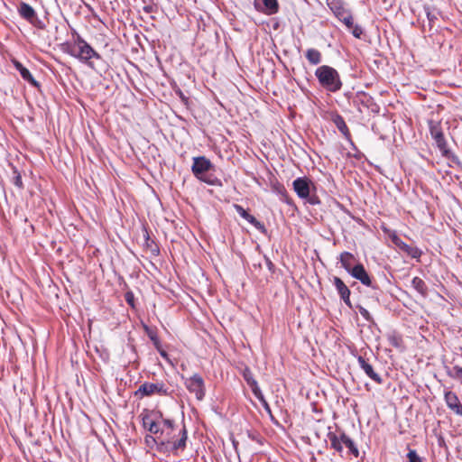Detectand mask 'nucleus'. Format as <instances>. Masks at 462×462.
Segmentation results:
<instances>
[{"mask_svg":"<svg viewBox=\"0 0 462 462\" xmlns=\"http://www.w3.org/2000/svg\"><path fill=\"white\" fill-rule=\"evenodd\" d=\"M33 26L37 27V28H40V29H42L43 28V23L41 20H39V18L37 17V20L34 22V23H31Z\"/></svg>","mask_w":462,"mask_h":462,"instance_id":"e433bc0d","label":"nucleus"},{"mask_svg":"<svg viewBox=\"0 0 462 462\" xmlns=\"http://www.w3.org/2000/svg\"><path fill=\"white\" fill-rule=\"evenodd\" d=\"M293 188L300 198L305 199L310 195V184L306 179L297 178L293 181Z\"/></svg>","mask_w":462,"mask_h":462,"instance_id":"2eb2a0df","label":"nucleus"},{"mask_svg":"<svg viewBox=\"0 0 462 462\" xmlns=\"http://www.w3.org/2000/svg\"><path fill=\"white\" fill-rule=\"evenodd\" d=\"M125 300L132 308H134V295L132 291L125 292Z\"/></svg>","mask_w":462,"mask_h":462,"instance_id":"473e14b6","label":"nucleus"},{"mask_svg":"<svg viewBox=\"0 0 462 462\" xmlns=\"http://www.w3.org/2000/svg\"><path fill=\"white\" fill-rule=\"evenodd\" d=\"M153 394L167 396L170 394L169 388L162 382L143 383L134 393L135 396H152Z\"/></svg>","mask_w":462,"mask_h":462,"instance_id":"0eeeda50","label":"nucleus"},{"mask_svg":"<svg viewBox=\"0 0 462 462\" xmlns=\"http://www.w3.org/2000/svg\"><path fill=\"white\" fill-rule=\"evenodd\" d=\"M328 438L330 441V444H331V447L337 450V452H341L343 450V447H342V440H341V438L338 439L337 436L333 433V432H329L328 434Z\"/></svg>","mask_w":462,"mask_h":462,"instance_id":"bb28decb","label":"nucleus"},{"mask_svg":"<svg viewBox=\"0 0 462 462\" xmlns=\"http://www.w3.org/2000/svg\"><path fill=\"white\" fill-rule=\"evenodd\" d=\"M339 261L341 263L342 267L348 273H351V270L354 269V263L356 258L353 254L349 252H343L340 254Z\"/></svg>","mask_w":462,"mask_h":462,"instance_id":"f3484780","label":"nucleus"},{"mask_svg":"<svg viewBox=\"0 0 462 462\" xmlns=\"http://www.w3.org/2000/svg\"><path fill=\"white\" fill-rule=\"evenodd\" d=\"M357 309L359 310V313L361 314V316L368 322H371V323H374V319H373V317L371 316V314L369 313V311L364 308L363 306L361 305H358L357 306Z\"/></svg>","mask_w":462,"mask_h":462,"instance_id":"c756f323","label":"nucleus"},{"mask_svg":"<svg viewBox=\"0 0 462 462\" xmlns=\"http://www.w3.org/2000/svg\"><path fill=\"white\" fill-rule=\"evenodd\" d=\"M333 284L336 287L340 299L349 307H351L350 301V290L345 284V282L339 278L335 276L333 278Z\"/></svg>","mask_w":462,"mask_h":462,"instance_id":"ddd939ff","label":"nucleus"},{"mask_svg":"<svg viewBox=\"0 0 462 462\" xmlns=\"http://www.w3.org/2000/svg\"><path fill=\"white\" fill-rule=\"evenodd\" d=\"M212 168L213 164L206 157L199 156L193 158L191 171L194 176L207 184L212 186H220V180L213 174L208 173Z\"/></svg>","mask_w":462,"mask_h":462,"instance_id":"f257e3e1","label":"nucleus"},{"mask_svg":"<svg viewBox=\"0 0 462 462\" xmlns=\"http://www.w3.org/2000/svg\"><path fill=\"white\" fill-rule=\"evenodd\" d=\"M185 386L189 393H194L199 401H201L205 397V383L203 378L199 374H195L191 377L185 380Z\"/></svg>","mask_w":462,"mask_h":462,"instance_id":"6e6552de","label":"nucleus"},{"mask_svg":"<svg viewBox=\"0 0 462 462\" xmlns=\"http://www.w3.org/2000/svg\"><path fill=\"white\" fill-rule=\"evenodd\" d=\"M264 407H265V410H266L269 413H271V409H270L269 405L267 404V402H264Z\"/></svg>","mask_w":462,"mask_h":462,"instance_id":"a19ab883","label":"nucleus"},{"mask_svg":"<svg viewBox=\"0 0 462 462\" xmlns=\"http://www.w3.org/2000/svg\"><path fill=\"white\" fill-rule=\"evenodd\" d=\"M157 350L163 358L168 359V354L166 353V351L161 348V346H159V349Z\"/></svg>","mask_w":462,"mask_h":462,"instance_id":"4c0bfd02","label":"nucleus"},{"mask_svg":"<svg viewBox=\"0 0 462 462\" xmlns=\"http://www.w3.org/2000/svg\"><path fill=\"white\" fill-rule=\"evenodd\" d=\"M391 343L392 345H393L394 346H399V339L395 337H393L392 339H391Z\"/></svg>","mask_w":462,"mask_h":462,"instance_id":"58836bf2","label":"nucleus"},{"mask_svg":"<svg viewBox=\"0 0 462 462\" xmlns=\"http://www.w3.org/2000/svg\"><path fill=\"white\" fill-rule=\"evenodd\" d=\"M69 54L83 62H87L91 66L89 60L92 58L100 59V55L79 35L74 42V49Z\"/></svg>","mask_w":462,"mask_h":462,"instance_id":"20e7f679","label":"nucleus"},{"mask_svg":"<svg viewBox=\"0 0 462 462\" xmlns=\"http://www.w3.org/2000/svg\"><path fill=\"white\" fill-rule=\"evenodd\" d=\"M331 9L337 18L341 21L349 31H351L352 34L356 38L359 39L363 34V30L359 25L354 24L351 13L348 10H346L344 7L337 5L332 6Z\"/></svg>","mask_w":462,"mask_h":462,"instance_id":"423d86ee","label":"nucleus"},{"mask_svg":"<svg viewBox=\"0 0 462 462\" xmlns=\"http://www.w3.org/2000/svg\"><path fill=\"white\" fill-rule=\"evenodd\" d=\"M315 75L320 85L328 91L336 92L342 87L339 74L332 67L322 65L316 69Z\"/></svg>","mask_w":462,"mask_h":462,"instance_id":"f03ea898","label":"nucleus"},{"mask_svg":"<svg viewBox=\"0 0 462 462\" xmlns=\"http://www.w3.org/2000/svg\"><path fill=\"white\" fill-rule=\"evenodd\" d=\"M333 122L340 133L346 136V140L350 141L348 128L343 117L337 115L333 117Z\"/></svg>","mask_w":462,"mask_h":462,"instance_id":"aec40b11","label":"nucleus"},{"mask_svg":"<svg viewBox=\"0 0 462 462\" xmlns=\"http://www.w3.org/2000/svg\"><path fill=\"white\" fill-rule=\"evenodd\" d=\"M349 274L355 279L358 280L362 284L371 287L374 290L378 289L377 285L373 282L371 277L362 263L356 264Z\"/></svg>","mask_w":462,"mask_h":462,"instance_id":"1a4fd4ad","label":"nucleus"},{"mask_svg":"<svg viewBox=\"0 0 462 462\" xmlns=\"http://www.w3.org/2000/svg\"><path fill=\"white\" fill-rule=\"evenodd\" d=\"M264 407H265V410H266L269 413H271V409H270L269 405L267 404V402H264Z\"/></svg>","mask_w":462,"mask_h":462,"instance_id":"79ce46f5","label":"nucleus"},{"mask_svg":"<svg viewBox=\"0 0 462 462\" xmlns=\"http://www.w3.org/2000/svg\"><path fill=\"white\" fill-rule=\"evenodd\" d=\"M427 17L429 20V25L431 28L432 23H433L434 20L436 19V15L434 14H431L430 12L427 11Z\"/></svg>","mask_w":462,"mask_h":462,"instance_id":"c9c22d12","label":"nucleus"},{"mask_svg":"<svg viewBox=\"0 0 462 462\" xmlns=\"http://www.w3.org/2000/svg\"><path fill=\"white\" fill-rule=\"evenodd\" d=\"M357 362L361 367V369L365 372V374L372 379L374 382H375L378 384H381L383 383V378L377 374L374 370L373 365L366 360L364 356H357Z\"/></svg>","mask_w":462,"mask_h":462,"instance_id":"9d476101","label":"nucleus"},{"mask_svg":"<svg viewBox=\"0 0 462 462\" xmlns=\"http://www.w3.org/2000/svg\"><path fill=\"white\" fill-rule=\"evenodd\" d=\"M15 67L16 69L19 70L22 78L30 82L32 85L33 86H38V83L37 81L33 79V77L32 76V74L30 73V71L24 68L21 63L19 62H15Z\"/></svg>","mask_w":462,"mask_h":462,"instance_id":"4be33fe9","label":"nucleus"},{"mask_svg":"<svg viewBox=\"0 0 462 462\" xmlns=\"http://www.w3.org/2000/svg\"><path fill=\"white\" fill-rule=\"evenodd\" d=\"M161 426L164 429L166 428L167 430H172L173 428H174V422L173 420H170V419H163L162 417V420H161Z\"/></svg>","mask_w":462,"mask_h":462,"instance_id":"2f4dec72","label":"nucleus"},{"mask_svg":"<svg viewBox=\"0 0 462 462\" xmlns=\"http://www.w3.org/2000/svg\"><path fill=\"white\" fill-rule=\"evenodd\" d=\"M245 380L248 383V385L251 387L254 394L259 398L263 399L262 392L257 384V382L253 378L251 373L249 371H245L244 374Z\"/></svg>","mask_w":462,"mask_h":462,"instance_id":"a211bd4d","label":"nucleus"},{"mask_svg":"<svg viewBox=\"0 0 462 462\" xmlns=\"http://www.w3.org/2000/svg\"><path fill=\"white\" fill-rule=\"evenodd\" d=\"M339 152L344 155V154H346L347 156H350L352 155V153L350 152H346V148L344 147H341V149L339 150Z\"/></svg>","mask_w":462,"mask_h":462,"instance_id":"ea45409f","label":"nucleus"},{"mask_svg":"<svg viewBox=\"0 0 462 462\" xmlns=\"http://www.w3.org/2000/svg\"><path fill=\"white\" fill-rule=\"evenodd\" d=\"M140 417L143 426L153 435L164 436V430L161 426L162 412L155 410L144 409Z\"/></svg>","mask_w":462,"mask_h":462,"instance_id":"7ed1b4c3","label":"nucleus"},{"mask_svg":"<svg viewBox=\"0 0 462 462\" xmlns=\"http://www.w3.org/2000/svg\"><path fill=\"white\" fill-rule=\"evenodd\" d=\"M407 457L409 462H422L421 457L417 454L416 450L410 449Z\"/></svg>","mask_w":462,"mask_h":462,"instance_id":"7c9ffc66","label":"nucleus"},{"mask_svg":"<svg viewBox=\"0 0 462 462\" xmlns=\"http://www.w3.org/2000/svg\"><path fill=\"white\" fill-rule=\"evenodd\" d=\"M156 437H152V436H146L145 437V441L146 443H152V442H154L156 443L157 445L160 446V442H161V439H163L162 436H159V435H155Z\"/></svg>","mask_w":462,"mask_h":462,"instance_id":"72a5a7b5","label":"nucleus"},{"mask_svg":"<svg viewBox=\"0 0 462 462\" xmlns=\"http://www.w3.org/2000/svg\"><path fill=\"white\" fill-rule=\"evenodd\" d=\"M267 264L269 268L273 266V263L270 260H267Z\"/></svg>","mask_w":462,"mask_h":462,"instance_id":"c03bdc74","label":"nucleus"},{"mask_svg":"<svg viewBox=\"0 0 462 462\" xmlns=\"http://www.w3.org/2000/svg\"><path fill=\"white\" fill-rule=\"evenodd\" d=\"M144 329L147 332L148 337L152 341L155 347L159 349L160 340L157 337V334L153 330L150 329L147 326H144Z\"/></svg>","mask_w":462,"mask_h":462,"instance_id":"cd10ccee","label":"nucleus"},{"mask_svg":"<svg viewBox=\"0 0 462 462\" xmlns=\"http://www.w3.org/2000/svg\"><path fill=\"white\" fill-rule=\"evenodd\" d=\"M448 374L450 377L460 381V383H462V367L456 365L453 367L452 371L448 373Z\"/></svg>","mask_w":462,"mask_h":462,"instance_id":"c85d7f7f","label":"nucleus"},{"mask_svg":"<svg viewBox=\"0 0 462 462\" xmlns=\"http://www.w3.org/2000/svg\"><path fill=\"white\" fill-rule=\"evenodd\" d=\"M411 286L423 298L427 297V295H428V287H427L425 282L422 279H420V277H414L411 280Z\"/></svg>","mask_w":462,"mask_h":462,"instance_id":"6ab92c4d","label":"nucleus"},{"mask_svg":"<svg viewBox=\"0 0 462 462\" xmlns=\"http://www.w3.org/2000/svg\"><path fill=\"white\" fill-rule=\"evenodd\" d=\"M341 440H342L343 444H345L349 448L350 452L354 456L358 457V455H359L358 449L356 447L354 441L348 436H346L345 433H342Z\"/></svg>","mask_w":462,"mask_h":462,"instance_id":"a878e982","label":"nucleus"},{"mask_svg":"<svg viewBox=\"0 0 462 462\" xmlns=\"http://www.w3.org/2000/svg\"><path fill=\"white\" fill-rule=\"evenodd\" d=\"M18 13L29 23H34L37 20V14L34 9L24 2L20 3L18 6Z\"/></svg>","mask_w":462,"mask_h":462,"instance_id":"dca6fc26","label":"nucleus"},{"mask_svg":"<svg viewBox=\"0 0 462 462\" xmlns=\"http://www.w3.org/2000/svg\"><path fill=\"white\" fill-rule=\"evenodd\" d=\"M264 8L261 9L266 14H274L278 12L279 5L277 0H261Z\"/></svg>","mask_w":462,"mask_h":462,"instance_id":"412c9836","label":"nucleus"},{"mask_svg":"<svg viewBox=\"0 0 462 462\" xmlns=\"http://www.w3.org/2000/svg\"><path fill=\"white\" fill-rule=\"evenodd\" d=\"M444 400L448 409L456 415L462 417V404L455 393L447 391L444 394Z\"/></svg>","mask_w":462,"mask_h":462,"instance_id":"9b49d317","label":"nucleus"},{"mask_svg":"<svg viewBox=\"0 0 462 462\" xmlns=\"http://www.w3.org/2000/svg\"><path fill=\"white\" fill-rule=\"evenodd\" d=\"M352 150H353L355 152H357V150H356V145H353V146H352ZM353 155H354V156H356V153H353Z\"/></svg>","mask_w":462,"mask_h":462,"instance_id":"37998d69","label":"nucleus"},{"mask_svg":"<svg viewBox=\"0 0 462 462\" xmlns=\"http://www.w3.org/2000/svg\"><path fill=\"white\" fill-rule=\"evenodd\" d=\"M14 184L18 187L19 189H22L23 186V181H22V177L19 173H17L14 178Z\"/></svg>","mask_w":462,"mask_h":462,"instance_id":"f704fd0d","label":"nucleus"},{"mask_svg":"<svg viewBox=\"0 0 462 462\" xmlns=\"http://www.w3.org/2000/svg\"><path fill=\"white\" fill-rule=\"evenodd\" d=\"M306 58L310 63L317 65L321 62V53L316 49H309L306 51Z\"/></svg>","mask_w":462,"mask_h":462,"instance_id":"5701e85b","label":"nucleus"},{"mask_svg":"<svg viewBox=\"0 0 462 462\" xmlns=\"http://www.w3.org/2000/svg\"><path fill=\"white\" fill-rule=\"evenodd\" d=\"M234 208L240 215L241 217L248 221L257 230L265 231L264 225L258 221L254 216L250 215L242 206L235 204Z\"/></svg>","mask_w":462,"mask_h":462,"instance_id":"4468645a","label":"nucleus"},{"mask_svg":"<svg viewBox=\"0 0 462 462\" xmlns=\"http://www.w3.org/2000/svg\"><path fill=\"white\" fill-rule=\"evenodd\" d=\"M179 436L180 438L178 439H173V438L170 436V432H166L163 439H161L160 446L164 447L173 455H179L180 452L186 448L188 432L185 426L180 430Z\"/></svg>","mask_w":462,"mask_h":462,"instance_id":"39448f33","label":"nucleus"},{"mask_svg":"<svg viewBox=\"0 0 462 462\" xmlns=\"http://www.w3.org/2000/svg\"><path fill=\"white\" fill-rule=\"evenodd\" d=\"M392 241L397 247H399L402 252L406 253L411 257H412V258H420V257L421 251L419 248L407 245L396 235L393 236Z\"/></svg>","mask_w":462,"mask_h":462,"instance_id":"f8f14e48","label":"nucleus"},{"mask_svg":"<svg viewBox=\"0 0 462 462\" xmlns=\"http://www.w3.org/2000/svg\"><path fill=\"white\" fill-rule=\"evenodd\" d=\"M430 134L437 144H445L443 133L438 125L430 126Z\"/></svg>","mask_w":462,"mask_h":462,"instance_id":"b1692460","label":"nucleus"},{"mask_svg":"<svg viewBox=\"0 0 462 462\" xmlns=\"http://www.w3.org/2000/svg\"><path fill=\"white\" fill-rule=\"evenodd\" d=\"M436 152H439L443 157L448 158L452 162H457V158L454 153L448 148V146H435Z\"/></svg>","mask_w":462,"mask_h":462,"instance_id":"393cba45","label":"nucleus"}]
</instances>
